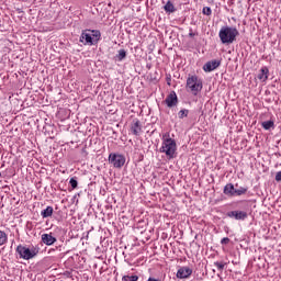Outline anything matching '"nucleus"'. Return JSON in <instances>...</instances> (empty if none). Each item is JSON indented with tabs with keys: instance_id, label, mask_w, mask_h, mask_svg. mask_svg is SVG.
<instances>
[{
	"instance_id": "nucleus-1",
	"label": "nucleus",
	"mask_w": 281,
	"mask_h": 281,
	"mask_svg": "<svg viewBox=\"0 0 281 281\" xmlns=\"http://www.w3.org/2000/svg\"><path fill=\"white\" fill-rule=\"evenodd\" d=\"M239 35L238 29L233 26H223L218 32V37L223 45H232Z\"/></svg>"
},
{
	"instance_id": "nucleus-4",
	"label": "nucleus",
	"mask_w": 281,
	"mask_h": 281,
	"mask_svg": "<svg viewBox=\"0 0 281 281\" xmlns=\"http://www.w3.org/2000/svg\"><path fill=\"white\" fill-rule=\"evenodd\" d=\"M16 254L19 255V258L22 260H32V258H36L38 256V251L41 249L38 247H31L27 248L23 245H19L15 249Z\"/></svg>"
},
{
	"instance_id": "nucleus-17",
	"label": "nucleus",
	"mask_w": 281,
	"mask_h": 281,
	"mask_svg": "<svg viewBox=\"0 0 281 281\" xmlns=\"http://www.w3.org/2000/svg\"><path fill=\"white\" fill-rule=\"evenodd\" d=\"M249 188L247 187H239L238 189H235V196H243V194H247Z\"/></svg>"
},
{
	"instance_id": "nucleus-3",
	"label": "nucleus",
	"mask_w": 281,
	"mask_h": 281,
	"mask_svg": "<svg viewBox=\"0 0 281 281\" xmlns=\"http://www.w3.org/2000/svg\"><path fill=\"white\" fill-rule=\"evenodd\" d=\"M160 153H165L169 159H175V153H177V142L168 136H164Z\"/></svg>"
},
{
	"instance_id": "nucleus-28",
	"label": "nucleus",
	"mask_w": 281,
	"mask_h": 281,
	"mask_svg": "<svg viewBox=\"0 0 281 281\" xmlns=\"http://www.w3.org/2000/svg\"><path fill=\"white\" fill-rule=\"evenodd\" d=\"M147 281H160L159 279H155V278H153V277H149L148 279H147Z\"/></svg>"
},
{
	"instance_id": "nucleus-2",
	"label": "nucleus",
	"mask_w": 281,
	"mask_h": 281,
	"mask_svg": "<svg viewBox=\"0 0 281 281\" xmlns=\"http://www.w3.org/2000/svg\"><path fill=\"white\" fill-rule=\"evenodd\" d=\"M100 38H102V33L98 30H86L80 35V43L83 45H98Z\"/></svg>"
},
{
	"instance_id": "nucleus-7",
	"label": "nucleus",
	"mask_w": 281,
	"mask_h": 281,
	"mask_svg": "<svg viewBox=\"0 0 281 281\" xmlns=\"http://www.w3.org/2000/svg\"><path fill=\"white\" fill-rule=\"evenodd\" d=\"M130 131L132 135L139 137V135H142V122L138 121V119H134L130 125Z\"/></svg>"
},
{
	"instance_id": "nucleus-27",
	"label": "nucleus",
	"mask_w": 281,
	"mask_h": 281,
	"mask_svg": "<svg viewBox=\"0 0 281 281\" xmlns=\"http://www.w3.org/2000/svg\"><path fill=\"white\" fill-rule=\"evenodd\" d=\"M221 245H229V237L222 238Z\"/></svg>"
},
{
	"instance_id": "nucleus-11",
	"label": "nucleus",
	"mask_w": 281,
	"mask_h": 281,
	"mask_svg": "<svg viewBox=\"0 0 281 281\" xmlns=\"http://www.w3.org/2000/svg\"><path fill=\"white\" fill-rule=\"evenodd\" d=\"M218 67H221V60L213 59V60L207 61L206 64H204L203 70L206 71V72H211V71H214V69H218Z\"/></svg>"
},
{
	"instance_id": "nucleus-13",
	"label": "nucleus",
	"mask_w": 281,
	"mask_h": 281,
	"mask_svg": "<svg viewBox=\"0 0 281 281\" xmlns=\"http://www.w3.org/2000/svg\"><path fill=\"white\" fill-rule=\"evenodd\" d=\"M56 240V237H54L52 234L45 233L42 235V243H44V245H47L48 247L54 245Z\"/></svg>"
},
{
	"instance_id": "nucleus-6",
	"label": "nucleus",
	"mask_w": 281,
	"mask_h": 281,
	"mask_svg": "<svg viewBox=\"0 0 281 281\" xmlns=\"http://www.w3.org/2000/svg\"><path fill=\"white\" fill-rule=\"evenodd\" d=\"M109 162L112 164L114 168H122L126 164V157L122 154H110Z\"/></svg>"
},
{
	"instance_id": "nucleus-21",
	"label": "nucleus",
	"mask_w": 281,
	"mask_h": 281,
	"mask_svg": "<svg viewBox=\"0 0 281 281\" xmlns=\"http://www.w3.org/2000/svg\"><path fill=\"white\" fill-rule=\"evenodd\" d=\"M189 113H190V110H186V109L180 110L178 112L179 120H183V117H188Z\"/></svg>"
},
{
	"instance_id": "nucleus-5",
	"label": "nucleus",
	"mask_w": 281,
	"mask_h": 281,
	"mask_svg": "<svg viewBox=\"0 0 281 281\" xmlns=\"http://www.w3.org/2000/svg\"><path fill=\"white\" fill-rule=\"evenodd\" d=\"M187 91H191L193 95H199L203 91V80L196 75L188 77Z\"/></svg>"
},
{
	"instance_id": "nucleus-19",
	"label": "nucleus",
	"mask_w": 281,
	"mask_h": 281,
	"mask_svg": "<svg viewBox=\"0 0 281 281\" xmlns=\"http://www.w3.org/2000/svg\"><path fill=\"white\" fill-rule=\"evenodd\" d=\"M116 60H119V63H122V60H124V58H126V50L125 49H120L119 54L115 56Z\"/></svg>"
},
{
	"instance_id": "nucleus-10",
	"label": "nucleus",
	"mask_w": 281,
	"mask_h": 281,
	"mask_svg": "<svg viewBox=\"0 0 281 281\" xmlns=\"http://www.w3.org/2000/svg\"><path fill=\"white\" fill-rule=\"evenodd\" d=\"M176 276L179 280H186L192 276V269L189 267H180Z\"/></svg>"
},
{
	"instance_id": "nucleus-30",
	"label": "nucleus",
	"mask_w": 281,
	"mask_h": 281,
	"mask_svg": "<svg viewBox=\"0 0 281 281\" xmlns=\"http://www.w3.org/2000/svg\"><path fill=\"white\" fill-rule=\"evenodd\" d=\"M0 177H1V172H0Z\"/></svg>"
},
{
	"instance_id": "nucleus-29",
	"label": "nucleus",
	"mask_w": 281,
	"mask_h": 281,
	"mask_svg": "<svg viewBox=\"0 0 281 281\" xmlns=\"http://www.w3.org/2000/svg\"><path fill=\"white\" fill-rule=\"evenodd\" d=\"M189 36H191V37H192V36H194V33H192V32H191V33H189Z\"/></svg>"
},
{
	"instance_id": "nucleus-24",
	"label": "nucleus",
	"mask_w": 281,
	"mask_h": 281,
	"mask_svg": "<svg viewBox=\"0 0 281 281\" xmlns=\"http://www.w3.org/2000/svg\"><path fill=\"white\" fill-rule=\"evenodd\" d=\"M69 184L71 186L72 190H76V188H78V180L76 179V177L70 178Z\"/></svg>"
},
{
	"instance_id": "nucleus-14",
	"label": "nucleus",
	"mask_w": 281,
	"mask_h": 281,
	"mask_svg": "<svg viewBox=\"0 0 281 281\" xmlns=\"http://www.w3.org/2000/svg\"><path fill=\"white\" fill-rule=\"evenodd\" d=\"M223 192L226 196H236V188H234V183H227L224 187Z\"/></svg>"
},
{
	"instance_id": "nucleus-15",
	"label": "nucleus",
	"mask_w": 281,
	"mask_h": 281,
	"mask_svg": "<svg viewBox=\"0 0 281 281\" xmlns=\"http://www.w3.org/2000/svg\"><path fill=\"white\" fill-rule=\"evenodd\" d=\"M54 214V207L53 206H47L41 212L42 218H49Z\"/></svg>"
},
{
	"instance_id": "nucleus-20",
	"label": "nucleus",
	"mask_w": 281,
	"mask_h": 281,
	"mask_svg": "<svg viewBox=\"0 0 281 281\" xmlns=\"http://www.w3.org/2000/svg\"><path fill=\"white\" fill-rule=\"evenodd\" d=\"M8 243V234L5 232L0 231V246L5 245Z\"/></svg>"
},
{
	"instance_id": "nucleus-8",
	"label": "nucleus",
	"mask_w": 281,
	"mask_h": 281,
	"mask_svg": "<svg viewBox=\"0 0 281 281\" xmlns=\"http://www.w3.org/2000/svg\"><path fill=\"white\" fill-rule=\"evenodd\" d=\"M226 216L228 218H235V221H245L248 214L245 211H229L226 213Z\"/></svg>"
},
{
	"instance_id": "nucleus-18",
	"label": "nucleus",
	"mask_w": 281,
	"mask_h": 281,
	"mask_svg": "<svg viewBox=\"0 0 281 281\" xmlns=\"http://www.w3.org/2000/svg\"><path fill=\"white\" fill-rule=\"evenodd\" d=\"M165 12H175L177 9H175V4L171 1H167V3L164 7Z\"/></svg>"
},
{
	"instance_id": "nucleus-26",
	"label": "nucleus",
	"mask_w": 281,
	"mask_h": 281,
	"mask_svg": "<svg viewBox=\"0 0 281 281\" xmlns=\"http://www.w3.org/2000/svg\"><path fill=\"white\" fill-rule=\"evenodd\" d=\"M274 179H276L277 183L281 182V170L276 173Z\"/></svg>"
},
{
	"instance_id": "nucleus-16",
	"label": "nucleus",
	"mask_w": 281,
	"mask_h": 281,
	"mask_svg": "<svg viewBox=\"0 0 281 281\" xmlns=\"http://www.w3.org/2000/svg\"><path fill=\"white\" fill-rule=\"evenodd\" d=\"M261 126L265 131H271V128L276 127V123L273 121H265L261 123Z\"/></svg>"
},
{
	"instance_id": "nucleus-23",
	"label": "nucleus",
	"mask_w": 281,
	"mask_h": 281,
	"mask_svg": "<svg viewBox=\"0 0 281 281\" xmlns=\"http://www.w3.org/2000/svg\"><path fill=\"white\" fill-rule=\"evenodd\" d=\"M202 14H204L205 16H212V8L204 7L202 10Z\"/></svg>"
},
{
	"instance_id": "nucleus-25",
	"label": "nucleus",
	"mask_w": 281,
	"mask_h": 281,
	"mask_svg": "<svg viewBox=\"0 0 281 281\" xmlns=\"http://www.w3.org/2000/svg\"><path fill=\"white\" fill-rule=\"evenodd\" d=\"M214 267H216L217 271H223V269H225V263L221 261H215Z\"/></svg>"
},
{
	"instance_id": "nucleus-9",
	"label": "nucleus",
	"mask_w": 281,
	"mask_h": 281,
	"mask_svg": "<svg viewBox=\"0 0 281 281\" xmlns=\"http://www.w3.org/2000/svg\"><path fill=\"white\" fill-rule=\"evenodd\" d=\"M165 103L167 104V106L169 109H172V106H177V104H179V98L177 97V92L175 91H171L166 100H165Z\"/></svg>"
},
{
	"instance_id": "nucleus-12",
	"label": "nucleus",
	"mask_w": 281,
	"mask_h": 281,
	"mask_svg": "<svg viewBox=\"0 0 281 281\" xmlns=\"http://www.w3.org/2000/svg\"><path fill=\"white\" fill-rule=\"evenodd\" d=\"M258 80H261L262 82H267L269 80V68L267 66H263L257 76Z\"/></svg>"
},
{
	"instance_id": "nucleus-22",
	"label": "nucleus",
	"mask_w": 281,
	"mask_h": 281,
	"mask_svg": "<svg viewBox=\"0 0 281 281\" xmlns=\"http://www.w3.org/2000/svg\"><path fill=\"white\" fill-rule=\"evenodd\" d=\"M139 280L138 276H123L122 281H137Z\"/></svg>"
}]
</instances>
